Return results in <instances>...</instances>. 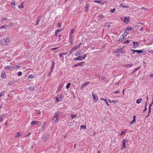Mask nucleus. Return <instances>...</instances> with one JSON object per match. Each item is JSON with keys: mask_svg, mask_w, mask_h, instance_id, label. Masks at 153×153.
Here are the masks:
<instances>
[{"mask_svg": "<svg viewBox=\"0 0 153 153\" xmlns=\"http://www.w3.org/2000/svg\"><path fill=\"white\" fill-rule=\"evenodd\" d=\"M9 41V39L7 38H4L0 41V44L4 45H6L8 44Z\"/></svg>", "mask_w": 153, "mask_h": 153, "instance_id": "f257e3e1", "label": "nucleus"}, {"mask_svg": "<svg viewBox=\"0 0 153 153\" xmlns=\"http://www.w3.org/2000/svg\"><path fill=\"white\" fill-rule=\"evenodd\" d=\"M64 97V96L63 94L58 95L56 98V102H58L59 101H61Z\"/></svg>", "mask_w": 153, "mask_h": 153, "instance_id": "f03ea898", "label": "nucleus"}, {"mask_svg": "<svg viewBox=\"0 0 153 153\" xmlns=\"http://www.w3.org/2000/svg\"><path fill=\"white\" fill-rule=\"evenodd\" d=\"M59 114V113L58 112H57L56 113L54 117L52 119V122L53 123H56L57 122L58 118V116Z\"/></svg>", "mask_w": 153, "mask_h": 153, "instance_id": "7ed1b4c3", "label": "nucleus"}, {"mask_svg": "<svg viewBox=\"0 0 153 153\" xmlns=\"http://www.w3.org/2000/svg\"><path fill=\"white\" fill-rule=\"evenodd\" d=\"M131 50L133 51V54H134L135 52L137 53H140L143 52V50H134L132 49Z\"/></svg>", "mask_w": 153, "mask_h": 153, "instance_id": "20e7f679", "label": "nucleus"}, {"mask_svg": "<svg viewBox=\"0 0 153 153\" xmlns=\"http://www.w3.org/2000/svg\"><path fill=\"white\" fill-rule=\"evenodd\" d=\"M123 51V49L122 48H118L117 50H115L114 52L115 53H123L122 52Z\"/></svg>", "mask_w": 153, "mask_h": 153, "instance_id": "39448f33", "label": "nucleus"}, {"mask_svg": "<svg viewBox=\"0 0 153 153\" xmlns=\"http://www.w3.org/2000/svg\"><path fill=\"white\" fill-rule=\"evenodd\" d=\"M127 142V140L125 139H124L122 140V143L123 145L122 146V147L124 148L125 147L126 143Z\"/></svg>", "mask_w": 153, "mask_h": 153, "instance_id": "423d86ee", "label": "nucleus"}, {"mask_svg": "<svg viewBox=\"0 0 153 153\" xmlns=\"http://www.w3.org/2000/svg\"><path fill=\"white\" fill-rule=\"evenodd\" d=\"M49 136V134L48 133H46L44 137L43 140L45 141L47 140L48 139Z\"/></svg>", "mask_w": 153, "mask_h": 153, "instance_id": "0eeeda50", "label": "nucleus"}, {"mask_svg": "<svg viewBox=\"0 0 153 153\" xmlns=\"http://www.w3.org/2000/svg\"><path fill=\"white\" fill-rule=\"evenodd\" d=\"M129 21V17H125L124 18V22L127 24H128Z\"/></svg>", "mask_w": 153, "mask_h": 153, "instance_id": "6e6552de", "label": "nucleus"}, {"mask_svg": "<svg viewBox=\"0 0 153 153\" xmlns=\"http://www.w3.org/2000/svg\"><path fill=\"white\" fill-rule=\"evenodd\" d=\"M125 38V35L124 34H122L120 36L119 41H122Z\"/></svg>", "mask_w": 153, "mask_h": 153, "instance_id": "1a4fd4ad", "label": "nucleus"}, {"mask_svg": "<svg viewBox=\"0 0 153 153\" xmlns=\"http://www.w3.org/2000/svg\"><path fill=\"white\" fill-rule=\"evenodd\" d=\"M69 42L71 43V44L72 43V36L71 35H69Z\"/></svg>", "mask_w": 153, "mask_h": 153, "instance_id": "9d476101", "label": "nucleus"}, {"mask_svg": "<svg viewBox=\"0 0 153 153\" xmlns=\"http://www.w3.org/2000/svg\"><path fill=\"white\" fill-rule=\"evenodd\" d=\"M4 117V114H2L0 115V122H2V119Z\"/></svg>", "mask_w": 153, "mask_h": 153, "instance_id": "9b49d317", "label": "nucleus"}, {"mask_svg": "<svg viewBox=\"0 0 153 153\" xmlns=\"http://www.w3.org/2000/svg\"><path fill=\"white\" fill-rule=\"evenodd\" d=\"M89 83V82H87L85 83L82 84V86H81L82 88H84L85 86L87 85Z\"/></svg>", "mask_w": 153, "mask_h": 153, "instance_id": "f8f14e48", "label": "nucleus"}, {"mask_svg": "<svg viewBox=\"0 0 153 153\" xmlns=\"http://www.w3.org/2000/svg\"><path fill=\"white\" fill-rule=\"evenodd\" d=\"M133 43L134 44V45L136 47H137L138 45L139 44L140 42H136L135 41L133 42Z\"/></svg>", "mask_w": 153, "mask_h": 153, "instance_id": "ddd939ff", "label": "nucleus"}, {"mask_svg": "<svg viewBox=\"0 0 153 153\" xmlns=\"http://www.w3.org/2000/svg\"><path fill=\"white\" fill-rule=\"evenodd\" d=\"M74 60L76 61V60H82V58L81 56H79L76 58H74Z\"/></svg>", "mask_w": 153, "mask_h": 153, "instance_id": "4468645a", "label": "nucleus"}, {"mask_svg": "<svg viewBox=\"0 0 153 153\" xmlns=\"http://www.w3.org/2000/svg\"><path fill=\"white\" fill-rule=\"evenodd\" d=\"M142 98L137 99L136 101V103L139 104L142 102Z\"/></svg>", "mask_w": 153, "mask_h": 153, "instance_id": "2eb2a0df", "label": "nucleus"}, {"mask_svg": "<svg viewBox=\"0 0 153 153\" xmlns=\"http://www.w3.org/2000/svg\"><path fill=\"white\" fill-rule=\"evenodd\" d=\"M1 77L4 78L6 76V75L5 72L4 71H2L1 74Z\"/></svg>", "mask_w": 153, "mask_h": 153, "instance_id": "dca6fc26", "label": "nucleus"}, {"mask_svg": "<svg viewBox=\"0 0 153 153\" xmlns=\"http://www.w3.org/2000/svg\"><path fill=\"white\" fill-rule=\"evenodd\" d=\"M89 7V5L88 4H86V6H85V12L87 11L88 10Z\"/></svg>", "mask_w": 153, "mask_h": 153, "instance_id": "f3484780", "label": "nucleus"}, {"mask_svg": "<svg viewBox=\"0 0 153 153\" xmlns=\"http://www.w3.org/2000/svg\"><path fill=\"white\" fill-rule=\"evenodd\" d=\"M25 3L24 2H23L19 6V8L20 9L23 8L24 4Z\"/></svg>", "mask_w": 153, "mask_h": 153, "instance_id": "a211bd4d", "label": "nucleus"}, {"mask_svg": "<svg viewBox=\"0 0 153 153\" xmlns=\"http://www.w3.org/2000/svg\"><path fill=\"white\" fill-rule=\"evenodd\" d=\"M81 44V43H80L79 45H78L75 46H74L73 48L74 49V50H75L76 49H77L78 48H79V47Z\"/></svg>", "mask_w": 153, "mask_h": 153, "instance_id": "6ab92c4d", "label": "nucleus"}, {"mask_svg": "<svg viewBox=\"0 0 153 153\" xmlns=\"http://www.w3.org/2000/svg\"><path fill=\"white\" fill-rule=\"evenodd\" d=\"M45 121H44L43 123L42 126L41 128V129L42 130H44V128L45 127Z\"/></svg>", "mask_w": 153, "mask_h": 153, "instance_id": "aec40b11", "label": "nucleus"}, {"mask_svg": "<svg viewBox=\"0 0 153 153\" xmlns=\"http://www.w3.org/2000/svg\"><path fill=\"white\" fill-rule=\"evenodd\" d=\"M35 89L34 86H31L28 87V89L31 90H33Z\"/></svg>", "mask_w": 153, "mask_h": 153, "instance_id": "412c9836", "label": "nucleus"}, {"mask_svg": "<svg viewBox=\"0 0 153 153\" xmlns=\"http://www.w3.org/2000/svg\"><path fill=\"white\" fill-rule=\"evenodd\" d=\"M39 122H36V121H33L31 123V124L32 125H35L37 123H39Z\"/></svg>", "mask_w": 153, "mask_h": 153, "instance_id": "4be33fe9", "label": "nucleus"}, {"mask_svg": "<svg viewBox=\"0 0 153 153\" xmlns=\"http://www.w3.org/2000/svg\"><path fill=\"white\" fill-rule=\"evenodd\" d=\"M132 65V63H130L129 64H128V65H125L124 66L125 67H126L128 68H130V67H131Z\"/></svg>", "mask_w": 153, "mask_h": 153, "instance_id": "5701e85b", "label": "nucleus"}, {"mask_svg": "<svg viewBox=\"0 0 153 153\" xmlns=\"http://www.w3.org/2000/svg\"><path fill=\"white\" fill-rule=\"evenodd\" d=\"M96 3H100L102 4H104V2H103V0H100V1H97L96 0Z\"/></svg>", "mask_w": 153, "mask_h": 153, "instance_id": "b1692460", "label": "nucleus"}, {"mask_svg": "<svg viewBox=\"0 0 153 153\" xmlns=\"http://www.w3.org/2000/svg\"><path fill=\"white\" fill-rule=\"evenodd\" d=\"M62 85H60L59 86V87L58 90H57V92L60 91L61 89H62Z\"/></svg>", "mask_w": 153, "mask_h": 153, "instance_id": "393cba45", "label": "nucleus"}, {"mask_svg": "<svg viewBox=\"0 0 153 153\" xmlns=\"http://www.w3.org/2000/svg\"><path fill=\"white\" fill-rule=\"evenodd\" d=\"M84 63L83 62H79L77 63V66H82Z\"/></svg>", "mask_w": 153, "mask_h": 153, "instance_id": "a878e982", "label": "nucleus"}, {"mask_svg": "<svg viewBox=\"0 0 153 153\" xmlns=\"http://www.w3.org/2000/svg\"><path fill=\"white\" fill-rule=\"evenodd\" d=\"M13 67H11V66H6L5 67V69H8L9 70H12L13 69L12 68Z\"/></svg>", "mask_w": 153, "mask_h": 153, "instance_id": "bb28decb", "label": "nucleus"}, {"mask_svg": "<svg viewBox=\"0 0 153 153\" xmlns=\"http://www.w3.org/2000/svg\"><path fill=\"white\" fill-rule=\"evenodd\" d=\"M127 131V130L126 129H125L121 133L120 135H122L125 134Z\"/></svg>", "mask_w": 153, "mask_h": 153, "instance_id": "cd10ccee", "label": "nucleus"}, {"mask_svg": "<svg viewBox=\"0 0 153 153\" xmlns=\"http://www.w3.org/2000/svg\"><path fill=\"white\" fill-rule=\"evenodd\" d=\"M101 99L102 100H104L105 101V102H106V105L108 106H109V104H108V102L106 99Z\"/></svg>", "mask_w": 153, "mask_h": 153, "instance_id": "c85d7f7f", "label": "nucleus"}, {"mask_svg": "<svg viewBox=\"0 0 153 153\" xmlns=\"http://www.w3.org/2000/svg\"><path fill=\"white\" fill-rule=\"evenodd\" d=\"M15 2L14 1H12V2H11V7H13L15 5Z\"/></svg>", "mask_w": 153, "mask_h": 153, "instance_id": "c756f323", "label": "nucleus"}, {"mask_svg": "<svg viewBox=\"0 0 153 153\" xmlns=\"http://www.w3.org/2000/svg\"><path fill=\"white\" fill-rule=\"evenodd\" d=\"M74 51V49L72 48L69 51L70 54H71Z\"/></svg>", "mask_w": 153, "mask_h": 153, "instance_id": "7c9ffc66", "label": "nucleus"}, {"mask_svg": "<svg viewBox=\"0 0 153 153\" xmlns=\"http://www.w3.org/2000/svg\"><path fill=\"white\" fill-rule=\"evenodd\" d=\"M70 85H71L70 83H69V82L66 85V88L67 89H68L69 88V87L70 86Z\"/></svg>", "mask_w": 153, "mask_h": 153, "instance_id": "2f4dec72", "label": "nucleus"}, {"mask_svg": "<svg viewBox=\"0 0 153 153\" xmlns=\"http://www.w3.org/2000/svg\"><path fill=\"white\" fill-rule=\"evenodd\" d=\"M63 30V29H62L61 30H60L59 29H57L56 31V33H58L59 32L62 30Z\"/></svg>", "mask_w": 153, "mask_h": 153, "instance_id": "473e14b6", "label": "nucleus"}, {"mask_svg": "<svg viewBox=\"0 0 153 153\" xmlns=\"http://www.w3.org/2000/svg\"><path fill=\"white\" fill-rule=\"evenodd\" d=\"M80 128L81 129H85L86 128V126L84 125H82L80 126Z\"/></svg>", "mask_w": 153, "mask_h": 153, "instance_id": "72a5a7b5", "label": "nucleus"}, {"mask_svg": "<svg viewBox=\"0 0 153 153\" xmlns=\"http://www.w3.org/2000/svg\"><path fill=\"white\" fill-rule=\"evenodd\" d=\"M94 94V92H92V95H93V98L94 99V100H96V96H95V95Z\"/></svg>", "mask_w": 153, "mask_h": 153, "instance_id": "f704fd0d", "label": "nucleus"}, {"mask_svg": "<svg viewBox=\"0 0 153 153\" xmlns=\"http://www.w3.org/2000/svg\"><path fill=\"white\" fill-rule=\"evenodd\" d=\"M108 101H109V102H110L111 103L113 102L114 103H116V101H114V100H111V101L109 99L108 100Z\"/></svg>", "mask_w": 153, "mask_h": 153, "instance_id": "c9c22d12", "label": "nucleus"}, {"mask_svg": "<svg viewBox=\"0 0 153 153\" xmlns=\"http://www.w3.org/2000/svg\"><path fill=\"white\" fill-rule=\"evenodd\" d=\"M86 57V55L85 54H84L82 56H81V57L82 58V60L84 59Z\"/></svg>", "mask_w": 153, "mask_h": 153, "instance_id": "e433bc0d", "label": "nucleus"}, {"mask_svg": "<svg viewBox=\"0 0 153 153\" xmlns=\"http://www.w3.org/2000/svg\"><path fill=\"white\" fill-rule=\"evenodd\" d=\"M74 29H73L71 31V32H70V35H72V34L74 32Z\"/></svg>", "mask_w": 153, "mask_h": 153, "instance_id": "4c0bfd02", "label": "nucleus"}, {"mask_svg": "<svg viewBox=\"0 0 153 153\" xmlns=\"http://www.w3.org/2000/svg\"><path fill=\"white\" fill-rule=\"evenodd\" d=\"M140 68V67L139 68H135V69H134V70L133 71V72H135L136 71H137L139 69V68Z\"/></svg>", "mask_w": 153, "mask_h": 153, "instance_id": "58836bf2", "label": "nucleus"}, {"mask_svg": "<svg viewBox=\"0 0 153 153\" xmlns=\"http://www.w3.org/2000/svg\"><path fill=\"white\" fill-rule=\"evenodd\" d=\"M22 75V72L21 71H19L17 74V75L19 76H20Z\"/></svg>", "mask_w": 153, "mask_h": 153, "instance_id": "ea45409f", "label": "nucleus"}, {"mask_svg": "<svg viewBox=\"0 0 153 153\" xmlns=\"http://www.w3.org/2000/svg\"><path fill=\"white\" fill-rule=\"evenodd\" d=\"M76 116L75 114H74L71 116V117L72 118V119H73L75 117H76Z\"/></svg>", "mask_w": 153, "mask_h": 153, "instance_id": "a19ab883", "label": "nucleus"}, {"mask_svg": "<svg viewBox=\"0 0 153 153\" xmlns=\"http://www.w3.org/2000/svg\"><path fill=\"white\" fill-rule=\"evenodd\" d=\"M52 67H51V70H52V69L54 67V63H55V62L53 61H52Z\"/></svg>", "mask_w": 153, "mask_h": 153, "instance_id": "79ce46f5", "label": "nucleus"}, {"mask_svg": "<svg viewBox=\"0 0 153 153\" xmlns=\"http://www.w3.org/2000/svg\"><path fill=\"white\" fill-rule=\"evenodd\" d=\"M21 135L19 133H18L15 136L16 137H18Z\"/></svg>", "mask_w": 153, "mask_h": 153, "instance_id": "37998d69", "label": "nucleus"}, {"mask_svg": "<svg viewBox=\"0 0 153 153\" xmlns=\"http://www.w3.org/2000/svg\"><path fill=\"white\" fill-rule=\"evenodd\" d=\"M120 6H122L123 7V8H126V7H127V6H125L123 5V4H120Z\"/></svg>", "mask_w": 153, "mask_h": 153, "instance_id": "c03bdc74", "label": "nucleus"}, {"mask_svg": "<svg viewBox=\"0 0 153 153\" xmlns=\"http://www.w3.org/2000/svg\"><path fill=\"white\" fill-rule=\"evenodd\" d=\"M115 10H116L115 8H114L113 9L111 10L110 11L112 13H113L114 12V11Z\"/></svg>", "mask_w": 153, "mask_h": 153, "instance_id": "a18cd8bd", "label": "nucleus"}, {"mask_svg": "<svg viewBox=\"0 0 153 153\" xmlns=\"http://www.w3.org/2000/svg\"><path fill=\"white\" fill-rule=\"evenodd\" d=\"M153 104V97L152 98V103H151V104L150 105H149V107H150V108H151V106H152V105Z\"/></svg>", "mask_w": 153, "mask_h": 153, "instance_id": "49530a36", "label": "nucleus"}, {"mask_svg": "<svg viewBox=\"0 0 153 153\" xmlns=\"http://www.w3.org/2000/svg\"><path fill=\"white\" fill-rule=\"evenodd\" d=\"M33 78V76L32 75H30L28 76V78L31 79Z\"/></svg>", "mask_w": 153, "mask_h": 153, "instance_id": "de8ad7c7", "label": "nucleus"}, {"mask_svg": "<svg viewBox=\"0 0 153 153\" xmlns=\"http://www.w3.org/2000/svg\"><path fill=\"white\" fill-rule=\"evenodd\" d=\"M13 84V81H11L9 83V85H12Z\"/></svg>", "mask_w": 153, "mask_h": 153, "instance_id": "09e8293b", "label": "nucleus"}, {"mask_svg": "<svg viewBox=\"0 0 153 153\" xmlns=\"http://www.w3.org/2000/svg\"><path fill=\"white\" fill-rule=\"evenodd\" d=\"M132 29L131 27H128L126 28V30H131Z\"/></svg>", "mask_w": 153, "mask_h": 153, "instance_id": "8fccbe9b", "label": "nucleus"}, {"mask_svg": "<svg viewBox=\"0 0 153 153\" xmlns=\"http://www.w3.org/2000/svg\"><path fill=\"white\" fill-rule=\"evenodd\" d=\"M148 109H149V113H150L151 114V108H150V107H149V108H148Z\"/></svg>", "mask_w": 153, "mask_h": 153, "instance_id": "3c124183", "label": "nucleus"}, {"mask_svg": "<svg viewBox=\"0 0 153 153\" xmlns=\"http://www.w3.org/2000/svg\"><path fill=\"white\" fill-rule=\"evenodd\" d=\"M130 40H126L123 43V44L125 43H128L129 42Z\"/></svg>", "mask_w": 153, "mask_h": 153, "instance_id": "603ef678", "label": "nucleus"}, {"mask_svg": "<svg viewBox=\"0 0 153 153\" xmlns=\"http://www.w3.org/2000/svg\"><path fill=\"white\" fill-rule=\"evenodd\" d=\"M57 26L58 27H59L61 26V23H58L57 24Z\"/></svg>", "mask_w": 153, "mask_h": 153, "instance_id": "864d4df0", "label": "nucleus"}, {"mask_svg": "<svg viewBox=\"0 0 153 153\" xmlns=\"http://www.w3.org/2000/svg\"><path fill=\"white\" fill-rule=\"evenodd\" d=\"M59 56L60 57H61V58H62V57H63V55L62 54V53H60L59 54Z\"/></svg>", "mask_w": 153, "mask_h": 153, "instance_id": "5fc2aeb1", "label": "nucleus"}, {"mask_svg": "<svg viewBox=\"0 0 153 153\" xmlns=\"http://www.w3.org/2000/svg\"><path fill=\"white\" fill-rule=\"evenodd\" d=\"M80 54V53H79L78 52L76 53V55H75V56H78Z\"/></svg>", "mask_w": 153, "mask_h": 153, "instance_id": "6e6d98bb", "label": "nucleus"}, {"mask_svg": "<svg viewBox=\"0 0 153 153\" xmlns=\"http://www.w3.org/2000/svg\"><path fill=\"white\" fill-rule=\"evenodd\" d=\"M141 9H143V10H148L147 8H145V7H142L141 8Z\"/></svg>", "mask_w": 153, "mask_h": 153, "instance_id": "4d7b16f0", "label": "nucleus"}, {"mask_svg": "<svg viewBox=\"0 0 153 153\" xmlns=\"http://www.w3.org/2000/svg\"><path fill=\"white\" fill-rule=\"evenodd\" d=\"M4 93L3 92H1L0 94V97H1V96H3L4 94Z\"/></svg>", "mask_w": 153, "mask_h": 153, "instance_id": "13d9d810", "label": "nucleus"}, {"mask_svg": "<svg viewBox=\"0 0 153 153\" xmlns=\"http://www.w3.org/2000/svg\"><path fill=\"white\" fill-rule=\"evenodd\" d=\"M62 55H66L67 54V53L66 52L61 53Z\"/></svg>", "mask_w": 153, "mask_h": 153, "instance_id": "bf43d9fd", "label": "nucleus"}, {"mask_svg": "<svg viewBox=\"0 0 153 153\" xmlns=\"http://www.w3.org/2000/svg\"><path fill=\"white\" fill-rule=\"evenodd\" d=\"M99 16H100V17H101L102 18H104V16L102 14H100L99 15Z\"/></svg>", "mask_w": 153, "mask_h": 153, "instance_id": "052dcab7", "label": "nucleus"}, {"mask_svg": "<svg viewBox=\"0 0 153 153\" xmlns=\"http://www.w3.org/2000/svg\"><path fill=\"white\" fill-rule=\"evenodd\" d=\"M77 66V64H75V65H73L72 66V67L73 68H74V67H76Z\"/></svg>", "mask_w": 153, "mask_h": 153, "instance_id": "680f3d73", "label": "nucleus"}, {"mask_svg": "<svg viewBox=\"0 0 153 153\" xmlns=\"http://www.w3.org/2000/svg\"><path fill=\"white\" fill-rule=\"evenodd\" d=\"M7 20V19L6 18H4L2 19V21H4Z\"/></svg>", "mask_w": 153, "mask_h": 153, "instance_id": "e2e57ef3", "label": "nucleus"}, {"mask_svg": "<svg viewBox=\"0 0 153 153\" xmlns=\"http://www.w3.org/2000/svg\"><path fill=\"white\" fill-rule=\"evenodd\" d=\"M140 30V31H143V28L142 27L139 30Z\"/></svg>", "mask_w": 153, "mask_h": 153, "instance_id": "0e129e2a", "label": "nucleus"}, {"mask_svg": "<svg viewBox=\"0 0 153 153\" xmlns=\"http://www.w3.org/2000/svg\"><path fill=\"white\" fill-rule=\"evenodd\" d=\"M135 117H136V116L135 115V116H134L133 117V120H134L135 121H136V120H135Z\"/></svg>", "mask_w": 153, "mask_h": 153, "instance_id": "69168bd1", "label": "nucleus"}, {"mask_svg": "<svg viewBox=\"0 0 153 153\" xmlns=\"http://www.w3.org/2000/svg\"><path fill=\"white\" fill-rule=\"evenodd\" d=\"M135 121H134V120H133L132 121H131L130 123V125H131L134 122H135Z\"/></svg>", "mask_w": 153, "mask_h": 153, "instance_id": "338daca9", "label": "nucleus"}, {"mask_svg": "<svg viewBox=\"0 0 153 153\" xmlns=\"http://www.w3.org/2000/svg\"><path fill=\"white\" fill-rule=\"evenodd\" d=\"M147 107H145V109H144L143 110V112H144V111H145L147 110Z\"/></svg>", "mask_w": 153, "mask_h": 153, "instance_id": "774afa93", "label": "nucleus"}]
</instances>
